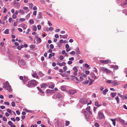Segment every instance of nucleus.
Listing matches in <instances>:
<instances>
[{"mask_svg": "<svg viewBox=\"0 0 127 127\" xmlns=\"http://www.w3.org/2000/svg\"><path fill=\"white\" fill-rule=\"evenodd\" d=\"M3 87L4 88L8 90L9 92L11 91L12 89L11 86L9 85V84L8 81H6L5 83H3Z\"/></svg>", "mask_w": 127, "mask_h": 127, "instance_id": "obj_1", "label": "nucleus"}, {"mask_svg": "<svg viewBox=\"0 0 127 127\" xmlns=\"http://www.w3.org/2000/svg\"><path fill=\"white\" fill-rule=\"evenodd\" d=\"M38 82L34 80H32L28 83V86L30 88L32 87L37 84Z\"/></svg>", "mask_w": 127, "mask_h": 127, "instance_id": "obj_2", "label": "nucleus"}, {"mask_svg": "<svg viewBox=\"0 0 127 127\" xmlns=\"http://www.w3.org/2000/svg\"><path fill=\"white\" fill-rule=\"evenodd\" d=\"M100 70H102V71L103 72V73H104L105 72L107 74L110 73V70L104 67H102L101 68Z\"/></svg>", "mask_w": 127, "mask_h": 127, "instance_id": "obj_3", "label": "nucleus"}, {"mask_svg": "<svg viewBox=\"0 0 127 127\" xmlns=\"http://www.w3.org/2000/svg\"><path fill=\"white\" fill-rule=\"evenodd\" d=\"M97 116L100 119H103L105 118L103 113L100 111H99L97 114Z\"/></svg>", "mask_w": 127, "mask_h": 127, "instance_id": "obj_4", "label": "nucleus"}, {"mask_svg": "<svg viewBox=\"0 0 127 127\" xmlns=\"http://www.w3.org/2000/svg\"><path fill=\"white\" fill-rule=\"evenodd\" d=\"M100 61L101 63L105 64H107L111 62V61L109 60H100Z\"/></svg>", "mask_w": 127, "mask_h": 127, "instance_id": "obj_5", "label": "nucleus"}, {"mask_svg": "<svg viewBox=\"0 0 127 127\" xmlns=\"http://www.w3.org/2000/svg\"><path fill=\"white\" fill-rule=\"evenodd\" d=\"M119 83L117 82L116 80L113 81L112 83V85L114 86H116L119 85Z\"/></svg>", "mask_w": 127, "mask_h": 127, "instance_id": "obj_6", "label": "nucleus"}, {"mask_svg": "<svg viewBox=\"0 0 127 127\" xmlns=\"http://www.w3.org/2000/svg\"><path fill=\"white\" fill-rule=\"evenodd\" d=\"M121 5L124 7H126L127 6V0L125 1L123 3L121 4Z\"/></svg>", "mask_w": 127, "mask_h": 127, "instance_id": "obj_7", "label": "nucleus"}, {"mask_svg": "<svg viewBox=\"0 0 127 127\" xmlns=\"http://www.w3.org/2000/svg\"><path fill=\"white\" fill-rule=\"evenodd\" d=\"M90 75L92 76V78L94 79H96L98 78V77L95 76L94 73L91 74Z\"/></svg>", "mask_w": 127, "mask_h": 127, "instance_id": "obj_8", "label": "nucleus"}, {"mask_svg": "<svg viewBox=\"0 0 127 127\" xmlns=\"http://www.w3.org/2000/svg\"><path fill=\"white\" fill-rule=\"evenodd\" d=\"M26 62L23 60L22 59L20 60L19 62V64L22 65H24Z\"/></svg>", "mask_w": 127, "mask_h": 127, "instance_id": "obj_9", "label": "nucleus"}, {"mask_svg": "<svg viewBox=\"0 0 127 127\" xmlns=\"http://www.w3.org/2000/svg\"><path fill=\"white\" fill-rule=\"evenodd\" d=\"M57 64L60 66H62L63 65H65L66 64V63L64 62H63L61 63H57Z\"/></svg>", "mask_w": 127, "mask_h": 127, "instance_id": "obj_10", "label": "nucleus"}, {"mask_svg": "<svg viewBox=\"0 0 127 127\" xmlns=\"http://www.w3.org/2000/svg\"><path fill=\"white\" fill-rule=\"evenodd\" d=\"M56 97L57 98L60 99L62 98V96L60 93L57 94L56 95Z\"/></svg>", "mask_w": 127, "mask_h": 127, "instance_id": "obj_11", "label": "nucleus"}, {"mask_svg": "<svg viewBox=\"0 0 127 127\" xmlns=\"http://www.w3.org/2000/svg\"><path fill=\"white\" fill-rule=\"evenodd\" d=\"M76 90H71L69 91V93L70 94H71L73 95L74 94L76 93Z\"/></svg>", "mask_w": 127, "mask_h": 127, "instance_id": "obj_12", "label": "nucleus"}, {"mask_svg": "<svg viewBox=\"0 0 127 127\" xmlns=\"http://www.w3.org/2000/svg\"><path fill=\"white\" fill-rule=\"evenodd\" d=\"M20 25L23 28L24 30L26 29L27 27V26L24 24H21Z\"/></svg>", "mask_w": 127, "mask_h": 127, "instance_id": "obj_13", "label": "nucleus"}, {"mask_svg": "<svg viewBox=\"0 0 127 127\" xmlns=\"http://www.w3.org/2000/svg\"><path fill=\"white\" fill-rule=\"evenodd\" d=\"M111 67L112 68H114L116 70L117 69H118V66L117 65H111Z\"/></svg>", "mask_w": 127, "mask_h": 127, "instance_id": "obj_14", "label": "nucleus"}, {"mask_svg": "<svg viewBox=\"0 0 127 127\" xmlns=\"http://www.w3.org/2000/svg\"><path fill=\"white\" fill-rule=\"evenodd\" d=\"M108 91V90L107 89H105L104 90L102 91V93L104 95H105Z\"/></svg>", "mask_w": 127, "mask_h": 127, "instance_id": "obj_15", "label": "nucleus"}, {"mask_svg": "<svg viewBox=\"0 0 127 127\" xmlns=\"http://www.w3.org/2000/svg\"><path fill=\"white\" fill-rule=\"evenodd\" d=\"M75 51L76 52V53L77 55H79L80 53V51L79 50V48L78 47L76 48L75 49Z\"/></svg>", "mask_w": 127, "mask_h": 127, "instance_id": "obj_16", "label": "nucleus"}, {"mask_svg": "<svg viewBox=\"0 0 127 127\" xmlns=\"http://www.w3.org/2000/svg\"><path fill=\"white\" fill-rule=\"evenodd\" d=\"M48 86V84L46 83L43 84L42 85H41V88H45L46 86Z\"/></svg>", "mask_w": 127, "mask_h": 127, "instance_id": "obj_17", "label": "nucleus"}, {"mask_svg": "<svg viewBox=\"0 0 127 127\" xmlns=\"http://www.w3.org/2000/svg\"><path fill=\"white\" fill-rule=\"evenodd\" d=\"M82 113H84L85 116L86 117H87V115H88V114L87 111L85 110L84 111V110H83V112Z\"/></svg>", "mask_w": 127, "mask_h": 127, "instance_id": "obj_18", "label": "nucleus"}, {"mask_svg": "<svg viewBox=\"0 0 127 127\" xmlns=\"http://www.w3.org/2000/svg\"><path fill=\"white\" fill-rule=\"evenodd\" d=\"M110 95H111L112 97H114L117 95V93H112Z\"/></svg>", "mask_w": 127, "mask_h": 127, "instance_id": "obj_19", "label": "nucleus"}, {"mask_svg": "<svg viewBox=\"0 0 127 127\" xmlns=\"http://www.w3.org/2000/svg\"><path fill=\"white\" fill-rule=\"evenodd\" d=\"M28 78L27 77L24 76V77L23 82L24 83H25L28 80Z\"/></svg>", "mask_w": 127, "mask_h": 127, "instance_id": "obj_20", "label": "nucleus"}, {"mask_svg": "<svg viewBox=\"0 0 127 127\" xmlns=\"http://www.w3.org/2000/svg\"><path fill=\"white\" fill-rule=\"evenodd\" d=\"M82 103H83V104H85L87 103V100H81L80 101Z\"/></svg>", "mask_w": 127, "mask_h": 127, "instance_id": "obj_21", "label": "nucleus"}, {"mask_svg": "<svg viewBox=\"0 0 127 127\" xmlns=\"http://www.w3.org/2000/svg\"><path fill=\"white\" fill-rule=\"evenodd\" d=\"M32 75L33 77L36 78H37L38 77V76L36 73L32 74Z\"/></svg>", "mask_w": 127, "mask_h": 127, "instance_id": "obj_22", "label": "nucleus"}, {"mask_svg": "<svg viewBox=\"0 0 127 127\" xmlns=\"http://www.w3.org/2000/svg\"><path fill=\"white\" fill-rule=\"evenodd\" d=\"M95 106L98 107H99L100 106V104H98V102L97 101H95Z\"/></svg>", "mask_w": 127, "mask_h": 127, "instance_id": "obj_23", "label": "nucleus"}, {"mask_svg": "<svg viewBox=\"0 0 127 127\" xmlns=\"http://www.w3.org/2000/svg\"><path fill=\"white\" fill-rule=\"evenodd\" d=\"M110 120L112 121L113 122V125L114 126L116 125V121L115 120L111 119Z\"/></svg>", "mask_w": 127, "mask_h": 127, "instance_id": "obj_24", "label": "nucleus"}, {"mask_svg": "<svg viewBox=\"0 0 127 127\" xmlns=\"http://www.w3.org/2000/svg\"><path fill=\"white\" fill-rule=\"evenodd\" d=\"M60 36L62 38H63L64 39H65V38H67V35H65L64 36L62 35H60Z\"/></svg>", "mask_w": 127, "mask_h": 127, "instance_id": "obj_25", "label": "nucleus"}, {"mask_svg": "<svg viewBox=\"0 0 127 127\" xmlns=\"http://www.w3.org/2000/svg\"><path fill=\"white\" fill-rule=\"evenodd\" d=\"M18 12L20 13V14H22L23 15L25 13V12L24 11L21 9L19 10L18 11Z\"/></svg>", "mask_w": 127, "mask_h": 127, "instance_id": "obj_26", "label": "nucleus"}, {"mask_svg": "<svg viewBox=\"0 0 127 127\" xmlns=\"http://www.w3.org/2000/svg\"><path fill=\"white\" fill-rule=\"evenodd\" d=\"M36 41L37 43H39L41 42V38H38V39H37Z\"/></svg>", "mask_w": 127, "mask_h": 127, "instance_id": "obj_27", "label": "nucleus"}, {"mask_svg": "<svg viewBox=\"0 0 127 127\" xmlns=\"http://www.w3.org/2000/svg\"><path fill=\"white\" fill-rule=\"evenodd\" d=\"M115 99L116 100L117 102L118 103H119L120 102V101L119 98V97L118 96H117L115 98Z\"/></svg>", "mask_w": 127, "mask_h": 127, "instance_id": "obj_28", "label": "nucleus"}, {"mask_svg": "<svg viewBox=\"0 0 127 127\" xmlns=\"http://www.w3.org/2000/svg\"><path fill=\"white\" fill-rule=\"evenodd\" d=\"M9 30L8 29H6L4 31V33L6 34H8L9 33Z\"/></svg>", "mask_w": 127, "mask_h": 127, "instance_id": "obj_29", "label": "nucleus"}, {"mask_svg": "<svg viewBox=\"0 0 127 127\" xmlns=\"http://www.w3.org/2000/svg\"><path fill=\"white\" fill-rule=\"evenodd\" d=\"M54 85L53 84H52L49 85V88L52 89H53L54 88Z\"/></svg>", "mask_w": 127, "mask_h": 127, "instance_id": "obj_30", "label": "nucleus"}, {"mask_svg": "<svg viewBox=\"0 0 127 127\" xmlns=\"http://www.w3.org/2000/svg\"><path fill=\"white\" fill-rule=\"evenodd\" d=\"M41 17V12H39L37 16V18L38 19H39Z\"/></svg>", "mask_w": 127, "mask_h": 127, "instance_id": "obj_31", "label": "nucleus"}, {"mask_svg": "<svg viewBox=\"0 0 127 127\" xmlns=\"http://www.w3.org/2000/svg\"><path fill=\"white\" fill-rule=\"evenodd\" d=\"M61 89L62 91H65L66 90L64 86H62L61 87Z\"/></svg>", "mask_w": 127, "mask_h": 127, "instance_id": "obj_32", "label": "nucleus"}, {"mask_svg": "<svg viewBox=\"0 0 127 127\" xmlns=\"http://www.w3.org/2000/svg\"><path fill=\"white\" fill-rule=\"evenodd\" d=\"M127 99V94L123 95V99L125 100Z\"/></svg>", "mask_w": 127, "mask_h": 127, "instance_id": "obj_33", "label": "nucleus"}, {"mask_svg": "<svg viewBox=\"0 0 127 127\" xmlns=\"http://www.w3.org/2000/svg\"><path fill=\"white\" fill-rule=\"evenodd\" d=\"M89 81L90 82H89V85H91L93 83V82H94V81L92 79H90V80H89Z\"/></svg>", "mask_w": 127, "mask_h": 127, "instance_id": "obj_34", "label": "nucleus"}, {"mask_svg": "<svg viewBox=\"0 0 127 127\" xmlns=\"http://www.w3.org/2000/svg\"><path fill=\"white\" fill-rule=\"evenodd\" d=\"M73 69L74 71V72H77L78 71V70L76 67H74L73 68Z\"/></svg>", "mask_w": 127, "mask_h": 127, "instance_id": "obj_35", "label": "nucleus"}, {"mask_svg": "<svg viewBox=\"0 0 127 127\" xmlns=\"http://www.w3.org/2000/svg\"><path fill=\"white\" fill-rule=\"evenodd\" d=\"M3 20L1 21V20L0 19V23L4 25L5 24V22Z\"/></svg>", "mask_w": 127, "mask_h": 127, "instance_id": "obj_36", "label": "nucleus"}, {"mask_svg": "<svg viewBox=\"0 0 127 127\" xmlns=\"http://www.w3.org/2000/svg\"><path fill=\"white\" fill-rule=\"evenodd\" d=\"M93 71H94L96 72V73H97V74H98V73H97V70L96 68L95 67H94L93 68Z\"/></svg>", "mask_w": 127, "mask_h": 127, "instance_id": "obj_37", "label": "nucleus"}, {"mask_svg": "<svg viewBox=\"0 0 127 127\" xmlns=\"http://www.w3.org/2000/svg\"><path fill=\"white\" fill-rule=\"evenodd\" d=\"M69 124V122L68 121H66L65 123V125L66 126H68Z\"/></svg>", "mask_w": 127, "mask_h": 127, "instance_id": "obj_38", "label": "nucleus"}, {"mask_svg": "<svg viewBox=\"0 0 127 127\" xmlns=\"http://www.w3.org/2000/svg\"><path fill=\"white\" fill-rule=\"evenodd\" d=\"M118 95L120 97H121V98H122V99H123V95H122L120 93H118Z\"/></svg>", "mask_w": 127, "mask_h": 127, "instance_id": "obj_39", "label": "nucleus"}, {"mask_svg": "<svg viewBox=\"0 0 127 127\" xmlns=\"http://www.w3.org/2000/svg\"><path fill=\"white\" fill-rule=\"evenodd\" d=\"M29 22L30 23V24H34V21L32 19H31L30 20Z\"/></svg>", "mask_w": 127, "mask_h": 127, "instance_id": "obj_40", "label": "nucleus"}, {"mask_svg": "<svg viewBox=\"0 0 127 127\" xmlns=\"http://www.w3.org/2000/svg\"><path fill=\"white\" fill-rule=\"evenodd\" d=\"M11 105L12 106L15 107V102L14 101H12L11 102Z\"/></svg>", "mask_w": 127, "mask_h": 127, "instance_id": "obj_41", "label": "nucleus"}, {"mask_svg": "<svg viewBox=\"0 0 127 127\" xmlns=\"http://www.w3.org/2000/svg\"><path fill=\"white\" fill-rule=\"evenodd\" d=\"M8 16V15H5L4 16L3 19V20L4 21L7 18V16Z\"/></svg>", "mask_w": 127, "mask_h": 127, "instance_id": "obj_42", "label": "nucleus"}, {"mask_svg": "<svg viewBox=\"0 0 127 127\" xmlns=\"http://www.w3.org/2000/svg\"><path fill=\"white\" fill-rule=\"evenodd\" d=\"M19 20L21 22H22L25 21V19L24 18H21L19 19Z\"/></svg>", "mask_w": 127, "mask_h": 127, "instance_id": "obj_43", "label": "nucleus"}, {"mask_svg": "<svg viewBox=\"0 0 127 127\" xmlns=\"http://www.w3.org/2000/svg\"><path fill=\"white\" fill-rule=\"evenodd\" d=\"M39 74L41 76H44V74L41 71L39 72Z\"/></svg>", "mask_w": 127, "mask_h": 127, "instance_id": "obj_44", "label": "nucleus"}, {"mask_svg": "<svg viewBox=\"0 0 127 127\" xmlns=\"http://www.w3.org/2000/svg\"><path fill=\"white\" fill-rule=\"evenodd\" d=\"M71 76L72 77H74L75 79L76 80H77L78 81V80H79L78 79L77 77L75 76H74L73 75Z\"/></svg>", "mask_w": 127, "mask_h": 127, "instance_id": "obj_45", "label": "nucleus"}, {"mask_svg": "<svg viewBox=\"0 0 127 127\" xmlns=\"http://www.w3.org/2000/svg\"><path fill=\"white\" fill-rule=\"evenodd\" d=\"M37 27L38 30H40L41 28V26L40 25H37Z\"/></svg>", "mask_w": 127, "mask_h": 127, "instance_id": "obj_46", "label": "nucleus"}, {"mask_svg": "<svg viewBox=\"0 0 127 127\" xmlns=\"http://www.w3.org/2000/svg\"><path fill=\"white\" fill-rule=\"evenodd\" d=\"M2 119L4 121H7V119L6 118L4 117H2Z\"/></svg>", "mask_w": 127, "mask_h": 127, "instance_id": "obj_47", "label": "nucleus"}, {"mask_svg": "<svg viewBox=\"0 0 127 127\" xmlns=\"http://www.w3.org/2000/svg\"><path fill=\"white\" fill-rule=\"evenodd\" d=\"M89 82V81L88 80H86L83 82L84 84H87Z\"/></svg>", "mask_w": 127, "mask_h": 127, "instance_id": "obj_48", "label": "nucleus"}, {"mask_svg": "<svg viewBox=\"0 0 127 127\" xmlns=\"http://www.w3.org/2000/svg\"><path fill=\"white\" fill-rule=\"evenodd\" d=\"M81 76L85 78H86L87 77V75L84 73H82Z\"/></svg>", "mask_w": 127, "mask_h": 127, "instance_id": "obj_49", "label": "nucleus"}, {"mask_svg": "<svg viewBox=\"0 0 127 127\" xmlns=\"http://www.w3.org/2000/svg\"><path fill=\"white\" fill-rule=\"evenodd\" d=\"M74 58L73 57L70 58L69 59V60L70 61H73L74 60Z\"/></svg>", "mask_w": 127, "mask_h": 127, "instance_id": "obj_50", "label": "nucleus"}, {"mask_svg": "<svg viewBox=\"0 0 127 127\" xmlns=\"http://www.w3.org/2000/svg\"><path fill=\"white\" fill-rule=\"evenodd\" d=\"M7 112L9 113H11L12 112L11 110L9 109H7Z\"/></svg>", "mask_w": 127, "mask_h": 127, "instance_id": "obj_51", "label": "nucleus"}, {"mask_svg": "<svg viewBox=\"0 0 127 127\" xmlns=\"http://www.w3.org/2000/svg\"><path fill=\"white\" fill-rule=\"evenodd\" d=\"M75 52L74 51H72L70 53V55H73L75 54Z\"/></svg>", "mask_w": 127, "mask_h": 127, "instance_id": "obj_52", "label": "nucleus"}, {"mask_svg": "<svg viewBox=\"0 0 127 127\" xmlns=\"http://www.w3.org/2000/svg\"><path fill=\"white\" fill-rule=\"evenodd\" d=\"M55 90H50V93H55Z\"/></svg>", "mask_w": 127, "mask_h": 127, "instance_id": "obj_53", "label": "nucleus"}, {"mask_svg": "<svg viewBox=\"0 0 127 127\" xmlns=\"http://www.w3.org/2000/svg\"><path fill=\"white\" fill-rule=\"evenodd\" d=\"M50 48L51 49H53L54 48V46L53 44H51L50 46Z\"/></svg>", "mask_w": 127, "mask_h": 127, "instance_id": "obj_54", "label": "nucleus"}, {"mask_svg": "<svg viewBox=\"0 0 127 127\" xmlns=\"http://www.w3.org/2000/svg\"><path fill=\"white\" fill-rule=\"evenodd\" d=\"M12 20V18L11 17H9L8 19L9 22L10 23L11 22Z\"/></svg>", "mask_w": 127, "mask_h": 127, "instance_id": "obj_55", "label": "nucleus"}, {"mask_svg": "<svg viewBox=\"0 0 127 127\" xmlns=\"http://www.w3.org/2000/svg\"><path fill=\"white\" fill-rule=\"evenodd\" d=\"M106 82H107V83H109V84L111 83L112 84V81L111 80H108Z\"/></svg>", "mask_w": 127, "mask_h": 127, "instance_id": "obj_56", "label": "nucleus"}, {"mask_svg": "<svg viewBox=\"0 0 127 127\" xmlns=\"http://www.w3.org/2000/svg\"><path fill=\"white\" fill-rule=\"evenodd\" d=\"M8 123L9 125H10L11 126L12 125L13 123L11 121H10L8 122Z\"/></svg>", "mask_w": 127, "mask_h": 127, "instance_id": "obj_57", "label": "nucleus"}, {"mask_svg": "<svg viewBox=\"0 0 127 127\" xmlns=\"http://www.w3.org/2000/svg\"><path fill=\"white\" fill-rule=\"evenodd\" d=\"M72 62L71 61H69L67 62V63L68 64H72Z\"/></svg>", "mask_w": 127, "mask_h": 127, "instance_id": "obj_58", "label": "nucleus"}, {"mask_svg": "<svg viewBox=\"0 0 127 127\" xmlns=\"http://www.w3.org/2000/svg\"><path fill=\"white\" fill-rule=\"evenodd\" d=\"M90 106H88L86 108V110L88 111L89 110H90Z\"/></svg>", "mask_w": 127, "mask_h": 127, "instance_id": "obj_59", "label": "nucleus"}, {"mask_svg": "<svg viewBox=\"0 0 127 127\" xmlns=\"http://www.w3.org/2000/svg\"><path fill=\"white\" fill-rule=\"evenodd\" d=\"M25 57L28 59L30 58V56L29 55H25Z\"/></svg>", "mask_w": 127, "mask_h": 127, "instance_id": "obj_60", "label": "nucleus"}, {"mask_svg": "<svg viewBox=\"0 0 127 127\" xmlns=\"http://www.w3.org/2000/svg\"><path fill=\"white\" fill-rule=\"evenodd\" d=\"M12 17L13 18L15 19L16 18L17 16H16V15H15V14H13V15Z\"/></svg>", "mask_w": 127, "mask_h": 127, "instance_id": "obj_61", "label": "nucleus"}, {"mask_svg": "<svg viewBox=\"0 0 127 127\" xmlns=\"http://www.w3.org/2000/svg\"><path fill=\"white\" fill-rule=\"evenodd\" d=\"M118 120L119 121H121V122H124V120L121 119L120 118H118Z\"/></svg>", "mask_w": 127, "mask_h": 127, "instance_id": "obj_62", "label": "nucleus"}, {"mask_svg": "<svg viewBox=\"0 0 127 127\" xmlns=\"http://www.w3.org/2000/svg\"><path fill=\"white\" fill-rule=\"evenodd\" d=\"M85 66L87 68H88L89 67V65L87 64H85Z\"/></svg>", "mask_w": 127, "mask_h": 127, "instance_id": "obj_63", "label": "nucleus"}, {"mask_svg": "<svg viewBox=\"0 0 127 127\" xmlns=\"http://www.w3.org/2000/svg\"><path fill=\"white\" fill-rule=\"evenodd\" d=\"M85 73L87 75L89 74L90 73V71L88 70H86L85 71Z\"/></svg>", "mask_w": 127, "mask_h": 127, "instance_id": "obj_64", "label": "nucleus"}]
</instances>
